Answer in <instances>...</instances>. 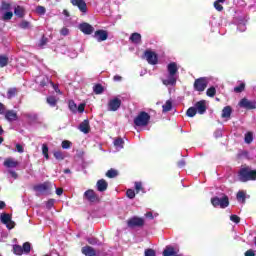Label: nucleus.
Instances as JSON below:
<instances>
[{"mask_svg": "<svg viewBox=\"0 0 256 256\" xmlns=\"http://www.w3.org/2000/svg\"><path fill=\"white\" fill-rule=\"evenodd\" d=\"M167 71H168V78L163 80L162 83L163 85H175L177 83V78L175 77L179 71V68L177 67V63L172 62L169 63L167 66Z\"/></svg>", "mask_w": 256, "mask_h": 256, "instance_id": "f257e3e1", "label": "nucleus"}, {"mask_svg": "<svg viewBox=\"0 0 256 256\" xmlns=\"http://www.w3.org/2000/svg\"><path fill=\"white\" fill-rule=\"evenodd\" d=\"M238 179L241 183H247V181H256V170H251L249 167L241 168L238 172Z\"/></svg>", "mask_w": 256, "mask_h": 256, "instance_id": "f03ea898", "label": "nucleus"}, {"mask_svg": "<svg viewBox=\"0 0 256 256\" xmlns=\"http://www.w3.org/2000/svg\"><path fill=\"white\" fill-rule=\"evenodd\" d=\"M52 189H57V186L49 181L33 186V191L40 193L41 195L45 193L47 195H51Z\"/></svg>", "mask_w": 256, "mask_h": 256, "instance_id": "7ed1b4c3", "label": "nucleus"}, {"mask_svg": "<svg viewBox=\"0 0 256 256\" xmlns=\"http://www.w3.org/2000/svg\"><path fill=\"white\" fill-rule=\"evenodd\" d=\"M151 121V115L145 111L139 112V114L134 118V125L136 127H147Z\"/></svg>", "mask_w": 256, "mask_h": 256, "instance_id": "20e7f679", "label": "nucleus"}, {"mask_svg": "<svg viewBox=\"0 0 256 256\" xmlns=\"http://www.w3.org/2000/svg\"><path fill=\"white\" fill-rule=\"evenodd\" d=\"M222 196L219 197H212L211 198V204L213 207H220V209H227V206L229 205V196L226 194H221Z\"/></svg>", "mask_w": 256, "mask_h": 256, "instance_id": "39448f33", "label": "nucleus"}, {"mask_svg": "<svg viewBox=\"0 0 256 256\" xmlns=\"http://www.w3.org/2000/svg\"><path fill=\"white\" fill-rule=\"evenodd\" d=\"M145 226V219L139 216H133L127 220V227L129 229L141 228Z\"/></svg>", "mask_w": 256, "mask_h": 256, "instance_id": "423d86ee", "label": "nucleus"}, {"mask_svg": "<svg viewBox=\"0 0 256 256\" xmlns=\"http://www.w3.org/2000/svg\"><path fill=\"white\" fill-rule=\"evenodd\" d=\"M207 85H209V81L205 77H200L194 81L193 87L194 91H198L199 93H203L207 89Z\"/></svg>", "mask_w": 256, "mask_h": 256, "instance_id": "0eeeda50", "label": "nucleus"}, {"mask_svg": "<svg viewBox=\"0 0 256 256\" xmlns=\"http://www.w3.org/2000/svg\"><path fill=\"white\" fill-rule=\"evenodd\" d=\"M144 57L149 65H157V63H159V56H157V53L151 50H146L144 52Z\"/></svg>", "mask_w": 256, "mask_h": 256, "instance_id": "6e6552de", "label": "nucleus"}, {"mask_svg": "<svg viewBox=\"0 0 256 256\" xmlns=\"http://www.w3.org/2000/svg\"><path fill=\"white\" fill-rule=\"evenodd\" d=\"M239 107L242 109H247L248 111H251L253 109H256V101L255 100H249L247 98H242L239 101Z\"/></svg>", "mask_w": 256, "mask_h": 256, "instance_id": "1a4fd4ad", "label": "nucleus"}, {"mask_svg": "<svg viewBox=\"0 0 256 256\" xmlns=\"http://www.w3.org/2000/svg\"><path fill=\"white\" fill-rule=\"evenodd\" d=\"M84 199H86V201H89V203H97L99 201V195L95 193V190L88 189L84 192Z\"/></svg>", "mask_w": 256, "mask_h": 256, "instance_id": "9d476101", "label": "nucleus"}, {"mask_svg": "<svg viewBox=\"0 0 256 256\" xmlns=\"http://www.w3.org/2000/svg\"><path fill=\"white\" fill-rule=\"evenodd\" d=\"M93 37L98 43H101L102 41H107V39H109V33L107 30H96Z\"/></svg>", "mask_w": 256, "mask_h": 256, "instance_id": "9b49d317", "label": "nucleus"}, {"mask_svg": "<svg viewBox=\"0 0 256 256\" xmlns=\"http://www.w3.org/2000/svg\"><path fill=\"white\" fill-rule=\"evenodd\" d=\"M73 7H78L81 13H87V2L85 0H70Z\"/></svg>", "mask_w": 256, "mask_h": 256, "instance_id": "f8f14e48", "label": "nucleus"}, {"mask_svg": "<svg viewBox=\"0 0 256 256\" xmlns=\"http://www.w3.org/2000/svg\"><path fill=\"white\" fill-rule=\"evenodd\" d=\"M79 29L84 35H91L93 31H95V28L91 26V24L87 22H83L79 25Z\"/></svg>", "mask_w": 256, "mask_h": 256, "instance_id": "ddd939ff", "label": "nucleus"}, {"mask_svg": "<svg viewBox=\"0 0 256 256\" xmlns=\"http://www.w3.org/2000/svg\"><path fill=\"white\" fill-rule=\"evenodd\" d=\"M4 167L7 169H17L19 167V162L15 158H6L3 162Z\"/></svg>", "mask_w": 256, "mask_h": 256, "instance_id": "4468645a", "label": "nucleus"}, {"mask_svg": "<svg viewBox=\"0 0 256 256\" xmlns=\"http://www.w3.org/2000/svg\"><path fill=\"white\" fill-rule=\"evenodd\" d=\"M120 107H121V99L119 98H114L110 100L108 103L109 111H118Z\"/></svg>", "mask_w": 256, "mask_h": 256, "instance_id": "2eb2a0df", "label": "nucleus"}, {"mask_svg": "<svg viewBox=\"0 0 256 256\" xmlns=\"http://www.w3.org/2000/svg\"><path fill=\"white\" fill-rule=\"evenodd\" d=\"M194 108L196 109V112L198 111L199 115H204L207 111V104L205 103V100H200L195 103Z\"/></svg>", "mask_w": 256, "mask_h": 256, "instance_id": "dca6fc26", "label": "nucleus"}, {"mask_svg": "<svg viewBox=\"0 0 256 256\" xmlns=\"http://www.w3.org/2000/svg\"><path fill=\"white\" fill-rule=\"evenodd\" d=\"M97 191L100 193L105 192V190L109 187V183L105 181V179H100L96 183Z\"/></svg>", "mask_w": 256, "mask_h": 256, "instance_id": "f3484780", "label": "nucleus"}, {"mask_svg": "<svg viewBox=\"0 0 256 256\" xmlns=\"http://www.w3.org/2000/svg\"><path fill=\"white\" fill-rule=\"evenodd\" d=\"M82 254L85 256H96L97 255V251L94 250L93 247L91 246H84L81 249Z\"/></svg>", "mask_w": 256, "mask_h": 256, "instance_id": "a211bd4d", "label": "nucleus"}, {"mask_svg": "<svg viewBox=\"0 0 256 256\" xmlns=\"http://www.w3.org/2000/svg\"><path fill=\"white\" fill-rule=\"evenodd\" d=\"M5 119H7V121H17V119H19V117L17 116V112H15L14 110H8L5 112Z\"/></svg>", "mask_w": 256, "mask_h": 256, "instance_id": "6ab92c4d", "label": "nucleus"}, {"mask_svg": "<svg viewBox=\"0 0 256 256\" xmlns=\"http://www.w3.org/2000/svg\"><path fill=\"white\" fill-rule=\"evenodd\" d=\"M79 130L82 133H85V135H87V133H89L91 131V126L89 125V120H84L82 123H80Z\"/></svg>", "mask_w": 256, "mask_h": 256, "instance_id": "aec40b11", "label": "nucleus"}, {"mask_svg": "<svg viewBox=\"0 0 256 256\" xmlns=\"http://www.w3.org/2000/svg\"><path fill=\"white\" fill-rule=\"evenodd\" d=\"M14 15H16V17H19L20 19H23L25 17V8L23 6H16L14 8Z\"/></svg>", "mask_w": 256, "mask_h": 256, "instance_id": "412c9836", "label": "nucleus"}, {"mask_svg": "<svg viewBox=\"0 0 256 256\" xmlns=\"http://www.w3.org/2000/svg\"><path fill=\"white\" fill-rule=\"evenodd\" d=\"M231 113H233V109L231 108V106H225L222 110L221 117L223 119H229V117H231Z\"/></svg>", "mask_w": 256, "mask_h": 256, "instance_id": "4be33fe9", "label": "nucleus"}, {"mask_svg": "<svg viewBox=\"0 0 256 256\" xmlns=\"http://www.w3.org/2000/svg\"><path fill=\"white\" fill-rule=\"evenodd\" d=\"M177 255V251H175V248L173 246H166V248L163 251V256H173Z\"/></svg>", "mask_w": 256, "mask_h": 256, "instance_id": "5701e85b", "label": "nucleus"}, {"mask_svg": "<svg viewBox=\"0 0 256 256\" xmlns=\"http://www.w3.org/2000/svg\"><path fill=\"white\" fill-rule=\"evenodd\" d=\"M130 41L136 45H139V43H141V34L137 32L132 33L130 36Z\"/></svg>", "mask_w": 256, "mask_h": 256, "instance_id": "b1692460", "label": "nucleus"}, {"mask_svg": "<svg viewBox=\"0 0 256 256\" xmlns=\"http://www.w3.org/2000/svg\"><path fill=\"white\" fill-rule=\"evenodd\" d=\"M236 199L239 203H245L246 199H247V194H245V191L240 190L238 191V193L236 194Z\"/></svg>", "mask_w": 256, "mask_h": 256, "instance_id": "393cba45", "label": "nucleus"}, {"mask_svg": "<svg viewBox=\"0 0 256 256\" xmlns=\"http://www.w3.org/2000/svg\"><path fill=\"white\" fill-rule=\"evenodd\" d=\"M19 93V89L13 87L9 88L7 91V99H13Z\"/></svg>", "mask_w": 256, "mask_h": 256, "instance_id": "a878e982", "label": "nucleus"}, {"mask_svg": "<svg viewBox=\"0 0 256 256\" xmlns=\"http://www.w3.org/2000/svg\"><path fill=\"white\" fill-rule=\"evenodd\" d=\"M173 109V102L171 100H167L165 105L162 106L163 113H169Z\"/></svg>", "mask_w": 256, "mask_h": 256, "instance_id": "bb28decb", "label": "nucleus"}, {"mask_svg": "<svg viewBox=\"0 0 256 256\" xmlns=\"http://www.w3.org/2000/svg\"><path fill=\"white\" fill-rule=\"evenodd\" d=\"M93 91L95 95H101L103 94V91H105V88L101 84H96L93 86Z\"/></svg>", "mask_w": 256, "mask_h": 256, "instance_id": "cd10ccee", "label": "nucleus"}, {"mask_svg": "<svg viewBox=\"0 0 256 256\" xmlns=\"http://www.w3.org/2000/svg\"><path fill=\"white\" fill-rule=\"evenodd\" d=\"M117 175H119V172L113 168L106 172V177H108V179H115Z\"/></svg>", "mask_w": 256, "mask_h": 256, "instance_id": "c85d7f7f", "label": "nucleus"}, {"mask_svg": "<svg viewBox=\"0 0 256 256\" xmlns=\"http://www.w3.org/2000/svg\"><path fill=\"white\" fill-rule=\"evenodd\" d=\"M46 101L50 107H56L57 105V98L55 96H48Z\"/></svg>", "mask_w": 256, "mask_h": 256, "instance_id": "c756f323", "label": "nucleus"}, {"mask_svg": "<svg viewBox=\"0 0 256 256\" xmlns=\"http://www.w3.org/2000/svg\"><path fill=\"white\" fill-rule=\"evenodd\" d=\"M9 65V57L0 55V67H7Z\"/></svg>", "mask_w": 256, "mask_h": 256, "instance_id": "7c9ffc66", "label": "nucleus"}, {"mask_svg": "<svg viewBox=\"0 0 256 256\" xmlns=\"http://www.w3.org/2000/svg\"><path fill=\"white\" fill-rule=\"evenodd\" d=\"M0 218H1V222L4 225H7V223H9V221H11V215L7 214V213L1 214Z\"/></svg>", "mask_w": 256, "mask_h": 256, "instance_id": "2f4dec72", "label": "nucleus"}, {"mask_svg": "<svg viewBox=\"0 0 256 256\" xmlns=\"http://www.w3.org/2000/svg\"><path fill=\"white\" fill-rule=\"evenodd\" d=\"M13 253L14 255H23V247H21V245H13Z\"/></svg>", "mask_w": 256, "mask_h": 256, "instance_id": "473e14b6", "label": "nucleus"}, {"mask_svg": "<svg viewBox=\"0 0 256 256\" xmlns=\"http://www.w3.org/2000/svg\"><path fill=\"white\" fill-rule=\"evenodd\" d=\"M47 43H49V38H47L45 35H42V37L38 43V47H40V49H43V47H45V45H47Z\"/></svg>", "mask_w": 256, "mask_h": 256, "instance_id": "72a5a7b5", "label": "nucleus"}, {"mask_svg": "<svg viewBox=\"0 0 256 256\" xmlns=\"http://www.w3.org/2000/svg\"><path fill=\"white\" fill-rule=\"evenodd\" d=\"M125 145V141L123 138H117L114 140V146L118 149H123V146Z\"/></svg>", "mask_w": 256, "mask_h": 256, "instance_id": "f704fd0d", "label": "nucleus"}, {"mask_svg": "<svg viewBox=\"0 0 256 256\" xmlns=\"http://www.w3.org/2000/svg\"><path fill=\"white\" fill-rule=\"evenodd\" d=\"M186 115L187 117H195L197 115V108H195V106L188 108Z\"/></svg>", "mask_w": 256, "mask_h": 256, "instance_id": "c9c22d12", "label": "nucleus"}, {"mask_svg": "<svg viewBox=\"0 0 256 256\" xmlns=\"http://www.w3.org/2000/svg\"><path fill=\"white\" fill-rule=\"evenodd\" d=\"M53 155H54L55 159H57V161H63V159H65V155L60 150L54 151Z\"/></svg>", "mask_w": 256, "mask_h": 256, "instance_id": "e433bc0d", "label": "nucleus"}, {"mask_svg": "<svg viewBox=\"0 0 256 256\" xmlns=\"http://www.w3.org/2000/svg\"><path fill=\"white\" fill-rule=\"evenodd\" d=\"M136 193H145V188H143V183L135 182Z\"/></svg>", "mask_w": 256, "mask_h": 256, "instance_id": "4c0bfd02", "label": "nucleus"}, {"mask_svg": "<svg viewBox=\"0 0 256 256\" xmlns=\"http://www.w3.org/2000/svg\"><path fill=\"white\" fill-rule=\"evenodd\" d=\"M22 251L27 255L31 253V243L25 242L22 246Z\"/></svg>", "mask_w": 256, "mask_h": 256, "instance_id": "58836bf2", "label": "nucleus"}, {"mask_svg": "<svg viewBox=\"0 0 256 256\" xmlns=\"http://www.w3.org/2000/svg\"><path fill=\"white\" fill-rule=\"evenodd\" d=\"M216 94H217V89H215V87H213V86L208 88L206 91V95L208 97H215Z\"/></svg>", "mask_w": 256, "mask_h": 256, "instance_id": "ea45409f", "label": "nucleus"}, {"mask_svg": "<svg viewBox=\"0 0 256 256\" xmlns=\"http://www.w3.org/2000/svg\"><path fill=\"white\" fill-rule=\"evenodd\" d=\"M68 107H69L70 111H72V113H77V104H75V101L70 100L68 102Z\"/></svg>", "mask_w": 256, "mask_h": 256, "instance_id": "a19ab883", "label": "nucleus"}, {"mask_svg": "<svg viewBox=\"0 0 256 256\" xmlns=\"http://www.w3.org/2000/svg\"><path fill=\"white\" fill-rule=\"evenodd\" d=\"M245 143L251 144L253 143V132H247L245 134Z\"/></svg>", "mask_w": 256, "mask_h": 256, "instance_id": "79ce46f5", "label": "nucleus"}, {"mask_svg": "<svg viewBox=\"0 0 256 256\" xmlns=\"http://www.w3.org/2000/svg\"><path fill=\"white\" fill-rule=\"evenodd\" d=\"M42 154L44 155L45 159H49V146H47V144L42 145Z\"/></svg>", "mask_w": 256, "mask_h": 256, "instance_id": "37998d69", "label": "nucleus"}, {"mask_svg": "<svg viewBox=\"0 0 256 256\" xmlns=\"http://www.w3.org/2000/svg\"><path fill=\"white\" fill-rule=\"evenodd\" d=\"M245 91V83H240L239 86L234 87V93H243Z\"/></svg>", "mask_w": 256, "mask_h": 256, "instance_id": "c03bdc74", "label": "nucleus"}, {"mask_svg": "<svg viewBox=\"0 0 256 256\" xmlns=\"http://www.w3.org/2000/svg\"><path fill=\"white\" fill-rule=\"evenodd\" d=\"M51 85V83H53V81H51L49 78L44 77L41 81H40V87H47V85Z\"/></svg>", "mask_w": 256, "mask_h": 256, "instance_id": "a18cd8bd", "label": "nucleus"}, {"mask_svg": "<svg viewBox=\"0 0 256 256\" xmlns=\"http://www.w3.org/2000/svg\"><path fill=\"white\" fill-rule=\"evenodd\" d=\"M36 13H38V15H45V13H47V9L45 6H37Z\"/></svg>", "mask_w": 256, "mask_h": 256, "instance_id": "49530a36", "label": "nucleus"}, {"mask_svg": "<svg viewBox=\"0 0 256 256\" xmlns=\"http://www.w3.org/2000/svg\"><path fill=\"white\" fill-rule=\"evenodd\" d=\"M19 27L21 29H29L31 27V23L29 21L23 20L20 24Z\"/></svg>", "mask_w": 256, "mask_h": 256, "instance_id": "de8ad7c7", "label": "nucleus"}, {"mask_svg": "<svg viewBox=\"0 0 256 256\" xmlns=\"http://www.w3.org/2000/svg\"><path fill=\"white\" fill-rule=\"evenodd\" d=\"M3 21H10V19H13V12L8 11L6 12L3 17H2Z\"/></svg>", "mask_w": 256, "mask_h": 256, "instance_id": "09e8293b", "label": "nucleus"}, {"mask_svg": "<svg viewBox=\"0 0 256 256\" xmlns=\"http://www.w3.org/2000/svg\"><path fill=\"white\" fill-rule=\"evenodd\" d=\"M1 9L2 11H11V4L5 1H2Z\"/></svg>", "mask_w": 256, "mask_h": 256, "instance_id": "8fccbe9b", "label": "nucleus"}, {"mask_svg": "<svg viewBox=\"0 0 256 256\" xmlns=\"http://www.w3.org/2000/svg\"><path fill=\"white\" fill-rule=\"evenodd\" d=\"M144 256H157L155 250L148 248L144 251Z\"/></svg>", "mask_w": 256, "mask_h": 256, "instance_id": "3c124183", "label": "nucleus"}, {"mask_svg": "<svg viewBox=\"0 0 256 256\" xmlns=\"http://www.w3.org/2000/svg\"><path fill=\"white\" fill-rule=\"evenodd\" d=\"M126 196L128 197V199H135V190L128 189L126 191Z\"/></svg>", "mask_w": 256, "mask_h": 256, "instance_id": "603ef678", "label": "nucleus"}, {"mask_svg": "<svg viewBox=\"0 0 256 256\" xmlns=\"http://www.w3.org/2000/svg\"><path fill=\"white\" fill-rule=\"evenodd\" d=\"M230 221H232L233 223H241V218L235 214L230 216Z\"/></svg>", "mask_w": 256, "mask_h": 256, "instance_id": "864d4df0", "label": "nucleus"}, {"mask_svg": "<svg viewBox=\"0 0 256 256\" xmlns=\"http://www.w3.org/2000/svg\"><path fill=\"white\" fill-rule=\"evenodd\" d=\"M62 149H71V141L69 140L62 141Z\"/></svg>", "mask_w": 256, "mask_h": 256, "instance_id": "5fc2aeb1", "label": "nucleus"}, {"mask_svg": "<svg viewBox=\"0 0 256 256\" xmlns=\"http://www.w3.org/2000/svg\"><path fill=\"white\" fill-rule=\"evenodd\" d=\"M214 7L216 11H223V5H221V2H219V0L214 2Z\"/></svg>", "mask_w": 256, "mask_h": 256, "instance_id": "6e6d98bb", "label": "nucleus"}, {"mask_svg": "<svg viewBox=\"0 0 256 256\" xmlns=\"http://www.w3.org/2000/svg\"><path fill=\"white\" fill-rule=\"evenodd\" d=\"M87 242L89 243V245H97V243H99V240L97 238H88Z\"/></svg>", "mask_w": 256, "mask_h": 256, "instance_id": "4d7b16f0", "label": "nucleus"}, {"mask_svg": "<svg viewBox=\"0 0 256 256\" xmlns=\"http://www.w3.org/2000/svg\"><path fill=\"white\" fill-rule=\"evenodd\" d=\"M53 205H55V199H49L47 202H46V207L48 209H51L53 207Z\"/></svg>", "mask_w": 256, "mask_h": 256, "instance_id": "13d9d810", "label": "nucleus"}, {"mask_svg": "<svg viewBox=\"0 0 256 256\" xmlns=\"http://www.w3.org/2000/svg\"><path fill=\"white\" fill-rule=\"evenodd\" d=\"M60 35H63V37H67V35H69V30L64 27L60 30Z\"/></svg>", "mask_w": 256, "mask_h": 256, "instance_id": "bf43d9fd", "label": "nucleus"}, {"mask_svg": "<svg viewBox=\"0 0 256 256\" xmlns=\"http://www.w3.org/2000/svg\"><path fill=\"white\" fill-rule=\"evenodd\" d=\"M7 229H15V223L10 220L7 224H6Z\"/></svg>", "mask_w": 256, "mask_h": 256, "instance_id": "052dcab7", "label": "nucleus"}, {"mask_svg": "<svg viewBox=\"0 0 256 256\" xmlns=\"http://www.w3.org/2000/svg\"><path fill=\"white\" fill-rule=\"evenodd\" d=\"M16 150L18 151V153H24L25 151L21 144H16Z\"/></svg>", "mask_w": 256, "mask_h": 256, "instance_id": "680f3d73", "label": "nucleus"}, {"mask_svg": "<svg viewBox=\"0 0 256 256\" xmlns=\"http://www.w3.org/2000/svg\"><path fill=\"white\" fill-rule=\"evenodd\" d=\"M245 256H255V251L253 249H249L245 252Z\"/></svg>", "mask_w": 256, "mask_h": 256, "instance_id": "e2e57ef3", "label": "nucleus"}, {"mask_svg": "<svg viewBox=\"0 0 256 256\" xmlns=\"http://www.w3.org/2000/svg\"><path fill=\"white\" fill-rule=\"evenodd\" d=\"M186 165V162L185 160H180L177 162V166L180 168V169H183V167H185Z\"/></svg>", "mask_w": 256, "mask_h": 256, "instance_id": "0e129e2a", "label": "nucleus"}, {"mask_svg": "<svg viewBox=\"0 0 256 256\" xmlns=\"http://www.w3.org/2000/svg\"><path fill=\"white\" fill-rule=\"evenodd\" d=\"M51 85H52L54 91L61 94V90L59 89V86L57 84L51 82Z\"/></svg>", "mask_w": 256, "mask_h": 256, "instance_id": "69168bd1", "label": "nucleus"}, {"mask_svg": "<svg viewBox=\"0 0 256 256\" xmlns=\"http://www.w3.org/2000/svg\"><path fill=\"white\" fill-rule=\"evenodd\" d=\"M77 109H78L79 113H83V111H85V104H79Z\"/></svg>", "mask_w": 256, "mask_h": 256, "instance_id": "338daca9", "label": "nucleus"}, {"mask_svg": "<svg viewBox=\"0 0 256 256\" xmlns=\"http://www.w3.org/2000/svg\"><path fill=\"white\" fill-rule=\"evenodd\" d=\"M56 195L58 196L63 195V188H56Z\"/></svg>", "mask_w": 256, "mask_h": 256, "instance_id": "774afa93", "label": "nucleus"}]
</instances>
